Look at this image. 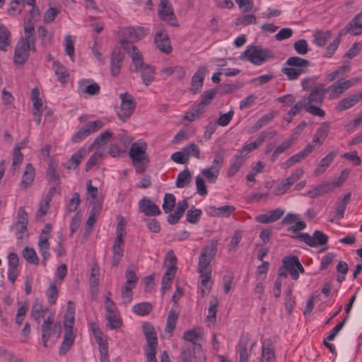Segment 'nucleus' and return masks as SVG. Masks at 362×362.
Segmentation results:
<instances>
[{
	"label": "nucleus",
	"instance_id": "33",
	"mask_svg": "<svg viewBox=\"0 0 362 362\" xmlns=\"http://www.w3.org/2000/svg\"><path fill=\"white\" fill-rule=\"evenodd\" d=\"M329 131V126L327 123L321 124L320 127L317 129L313 139V143H315L318 146H321Z\"/></svg>",
	"mask_w": 362,
	"mask_h": 362
},
{
	"label": "nucleus",
	"instance_id": "43",
	"mask_svg": "<svg viewBox=\"0 0 362 362\" xmlns=\"http://www.w3.org/2000/svg\"><path fill=\"white\" fill-rule=\"evenodd\" d=\"M58 288H57L56 283L49 281V287L46 291V296L47 298L48 303L51 305H55L58 298Z\"/></svg>",
	"mask_w": 362,
	"mask_h": 362
},
{
	"label": "nucleus",
	"instance_id": "1",
	"mask_svg": "<svg viewBox=\"0 0 362 362\" xmlns=\"http://www.w3.org/2000/svg\"><path fill=\"white\" fill-rule=\"evenodd\" d=\"M122 49L126 51L131 57L133 63L134 71H141V78L143 83L146 86H149L154 79L155 71L152 66L144 65L143 57L139 49L131 42L126 40L120 41Z\"/></svg>",
	"mask_w": 362,
	"mask_h": 362
},
{
	"label": "nucleus",
	"instance_id": "7",
	"mask_svg": "<svg viewBox=\"0 0 362 362\" xmlns=\"http://www.w3.org/2000/svg\"><path fill=\"white\" fill-rule=\"evenodd\" d=\"M52 229V227L51 224H46L38 238L37 247L39 252L42 257V262L45 264L50 257V243L49 240L51 238Z\"/></svg>",
	"mask_w": 362,
	"mask_h": 362
},
{
	"label": "nucleus",
	"instance_id": "64",
	"mask_svg": "<svg viewBox=\"0 0 362 362\" xmlns=\"http://www.w3.org/2000/svg\"><path fill=\"white\" fill-rule=\"evenodd\" d=\"M112 132L110 130H106L96 137L93 145L97 146H102L107 142V141L112 137Z\"/></svg>",
	"mask_w": 362,
	"mask_h": 362
},
{
	"label": "nucleus",
	"instance_id": "9",
	"mask_svg": "<svg viewBox=\"0 0 362 362\" xmlns=\"http://www.w3.org/2000/svg\"><path fill=\"white\" fill-rule=\"evenodd\" d=\"M119 98L121 100V106L117 111V115L119 119L126 120L132 115L136 107V102L134 98L127 93H121Z\"/></svg>",
	"mask_w": 362,
	"mask_h": 362
},
{
	"label": "nucleus",
	"instance_id": "44",
	"mask_svg": "<svg viewBox=\"0 0 362 362\" xmlns=\"http://www.w3.org/2000/svg\"><path fill=\"white\" fill-rule=\"evenodd\" d=\"M117 220H118V222H117V224L116 226L117 236H116L115 240L124 241V239H125L126 235H127V231H126L127 222H126L124 218L122 216H119L117 217Z\"/></svg>",
	"mask_w": 362,
	"mask_h": 362
},
{
	"label": "nucleus",
	"instance_id": "6",
	"mask_svg": "<svg viewBox=\"0 0 362 362\" xmlns=\"http://www.w3.org/2000/svg\"><path fill=\"white\" fill-rule=\"evenodd\" d=\"M88 326L93 333L95 341L98 344L100 362H109L108 342L107 337L103 333L100 328L96 323L90 322Z\"/></svg>",
	"mask_w": 362,
	"mask_h": 362
},
{
	"label": "nucleus",
	"instance_id": "21",
	"mask_svg": "<svg viewBox=\"0 0 362 362\" xmlns=\"http://www.w3.org/2000/svg\"><path fill=\"white\" fill-rule=\"evenodd\" d=\"M158 15L162 20L173 24L171 21L174 19L175 16L168 0H160L158 6Z\"/></svg>",
	"mask_w": 362,
	"mask_h": 362
},
{
	"label": "nucleus",
	"instance_id": "38",
	"mask_svg": "<svg viewBox=\"0 0 362 362\" xmlns=\"http://www.w3.org/2000/svg\"><path fill=\"white\" fill-rule=\"evenodd\" d=\"M144 334L147 341V345H157L158 339L154 327L149 323L143 326Z\"/></svg>",
	"mask_w": 362,
	"mask_h": 362
},
{
	"label": "nucleus",
	"instance_id": "46",
	"mask_svg": "<svg viewBox=\"0 0 362 362\" xmlns=\"http://www.w3.org/2000/svg\"><path fill=\"white\" fill-rule=\"evenodd\" d=\"M23 256L24 259L30 264H38L40 259L35 250L30 247L26 246L23 250Z\"/></svg>",
	"mask_w": 362,
	"mask_h": 362
},
{
	"label": "nucleus",
	"instance_id": "53",
	"mask_svg": "<svg viewBox=\"0 0 362 362\" xmlns=\"http://www.w3.org/2000/svg\"><path fill=\"white\" fill-rule=\"evenodd\" d=\"M218 306V300L217 298H213L209 303V307L208 309V315L206 317V320L211 323H214L216 320V314Z\"/></svg>",
	"mask_w": 362,
	"mask_h": 362
},
{
	"label": "nucleus",
	"instance_id": "42",
	"mask_svg": "<svg viewBox=\"0 0 362 362\" xmlns=\"http://www.w3.org/2000/svg\"><path fill=\"white\" fill-rule=\"evenodd\" d=\"M204 112L205 107L202 104L199 103L186 113L185 119L189 122L194 121L200 117Z\"/></svg>",
	"mask_w": 362,
	"mask_h": 362
},
{
	"label": "nucleus",
	"instance_id": "47",
	"mask_svg": "<svg viewBox=\"0 0 362 362\" xmlns=\"http://www.w3.org/2000/svg\"><path fill=\"white\" fill-rule=\"evenodd\" d=\"M191 181V174L188 169L178 173L176 179V187L178 188L185 187Z\"/></svg>",
	"mask_w": 362,
	"mask_h": 362
},
{
	"label": "nucleus",
	"instance_id": "14",
	"mask_svg": "<svg viewBox=\"0 0 362 362\" xmlns=\"http://www.w3.org/2000/svg\"><path fill=\"white\" fill-rule=\"evenodd\" d=\"M100 89V86L90 79L83 78L78 81L77 92L81 96L98 94Z\"/></svg>",
	"mask_w": 362,
	"mask_h": 362
},
{
	"label": "nucleus",
	"instance_id": "3",
	"mask_svg": "<svg viewBox=\"0 0 362 362\" xmlns=\"http://www.w3.org/2000/svg\"><path fill=\"white\" fill-rule=\"evenodd\" d=\"M146 150L147 144L142 139L132 143L130 147L129 156L138 173L143 171L144 170V164H147L149 162Z\"/></svg>",
	"mask_w": 362,
	"mask_h": 362
},
{
	"label": "nucleus",
	"instance_id": "52",
	"mask_svg": "<svg viewBox=\"0 0 362 362\" xmlns=\"http://www.w3.org/2000/svg\"><path fill=\"white\" fill-rule=\"evenodd\" d=\"M264 168L265 165L262 161H257L247 175V182H255L256 175L263 173Z\"/></svg>",
	"mask_w": 362,
	"mask_h": 362
},
{
	"label": "nucleus",
	"instance_id": "50",
	"mask_svg": "<svg viewBox=\"0 0 362 362\" xmlns=\"http://www.w3.org/2000/svg\"><path fill=\"white\" fill-rule=\"evenodd\" d=\"M362 18V12L358 14L349 24V31L354 35L362 34V23H360V18Z\"/></svg>",
	"mask_w": 362,
	"mask_h": 362
},
{
	"label": "nucleus",
	"instance_id": "26",
	"mask_svg": "<svg viewBox=\"0 0 362 362\" xmlns=\"http://www.w3.org/2000/svg\"><path fill=\"white\" fill-rule=\"evenodd\" d=\"M361 99H362V90L361 92L354 93V95H352L346 98L341 100L337 106V110L339 111H344V110H348V109L354 107L358 103H359Z\"/></svg>",
	"mask_w": 362,
	"mask_h": 362
},
{
	"label": "nucleus",
	"instance_id": "49",
	"mask_svg": "<svg viewBox=\"0 0 362 362\" xmlns=\"http://www.w3.org/2000/svg\"><path fill=\"white\" fill-rule=\"evenodd\" d=\"M102 204L100 202H95L93 204L90 215L86 221V225L91 228L95 223L96 218L101 210Z\"/></svg>",
	"mask_w": 362,
	"mask_h": 362
},
{
	"label": "nucleus",
	"instance_id": "35",
	"mask_svg": "<svg viewBox=\"0 0 362 362\" xmlns=\"http://www.w3.org/2000/svg\"><path fill=\"white\" fill-rule=\"evenodd\" d=\"M324 93L321 89L315 88L305 99L306 105H320L323 101Z\"/></svg>",
	"mask_w": 362,
	"mask_h": 362
},
{
	"label": "nucleus",
	"instance_id": "31",
	"mask_svg": "<svg viewBox=\"0 0 362 362\" xmlns=\"http://www.w3.org/2000/svg\"><path fill=\"white\" fill-rule=\"evenodd\" d=\"M336 156V151H331L326 156L322 158L315 170V173L316 175H321L325 173L327 168L332 163Z\"/></svg>",
	"mask_w": 362,
	"mask_h": 362
},
{
	"label": "nucleus",
	"instance_id": "57",
	"mask_svg": "<svg viewBox=\"0 0 362 362\" xmlns=\"http://www.w3.org/2000/svg\"><path fill=\"white\" fill-rule=\"evenodd\" d=\"M296 182H297L292 175H290L279 184L276 189V194H281L285 193Z\"/></svg>",
	"mask_w": 362,
	"mask_h": 362
},
{
	"label": "nucleus",
	"instance_id": "60",
	"mask_svg": "<svg viewBox=\"0 0 362 362\" xmlns=\"http://www.w3.org/2000/svg\"><path fill=\"white\" fill-rule=\"evenodd\" d=\"M178 317L177 313L171 309L168 313L165 330L172 332L176 326V322Z\"/></svg>",
	"mask_w": 362,
	"mask_h": 362
},
{
	"label": "nucleus",
	"instance_id": "5",
	"mask_svg": "<svg viewBox=\"0 0 362 362\" xmlns=\"http://www.w3.org/2000/svg\"><path fill=\"white\" fill-rule=\"evenodd\" d=\"M26 4L28 6L27 11L29 12V15L24 20V32L25 35L24 40L28 41V39L35 40V23L40 18V11L38 7L35 6V0H26Z\"/></svg>",
	"mask_w": 362,
	"mask_h": 362
},
{
	"label": "nucleus",
	"instance_id": "58",
	"mask_svg": "<svg viewBox=\"0 0 362 362\" xmlns=\"http://www.w3.org/2000/svg\"><path fill=\"white\" fill-rule=\"evenodd\" d=\"M282 72L286 75L289 80H296L305 72L293 66L283 67Z\"/></svg>",
	"mask_w": 362,
	"mask_h": 362
},
{
	"label": "nucleus",
	"instance_id": "8",
	"mask_svg": "<svg viewBox=\"0 0 362 362\" xmlns=\"http://www.w3.org/2000/svg\"><path fill=\"white\" fill-rule=\"evenodd\" d=\"M35 49V40L28 39V40H20L16 47L14 53V62L16 64H23L25 63L30 50Z\"/></svg>",
	"mask_w": 362,
	"mask_h": 362
},
{
	"label": "nucleus",
	"instance_id": "18",
	"mask_svg": "<svg viewBox=\"0 0 362 362\" xmlns=\"http://www.w3.org/2000/svg\"><path fill=\"white\" fill-rule=\"evenodd\" d=\"M207 68L205 66L198 68L192 78V90L194 93L198 92L202 88Z\"/></svg>",
	"mask_w": 362,
	"mask_h": 362
},
{
	"label": "nucleus",
	"instance_id": "32",
	"mask_svg": "<svg viewBox=\"0 0 362 362\" xmlns=\"http://www.w3.org/2000/svg\"><path fill=\"white\" fill-rule=\"evenodd\" d=\"M123 58L122 52H117L116 49L113 51L111 57V72L113 76H115L119 73Z\"/></svg>",
	"mask_w": 362,
	"mask_h": 362
},
{
	"label": "nucleus",
	"instance_id": "16",
	"mask_svg": "<svg viewBox=\"0 0 362 362\" xmlns=\"http://www.w3.org/2000/svg\"><path fill=\"white\" fill-rule=\"evenodd\" d=\"M154 42L157 47L164 53H170L172 47L167 33L164 30L158 31L154 37Z\"/></svg>",
	"mask_w": 362,
	"mask_h": 362
},
{
	"label": "nucleus",
	"instance_id": "24",
	"mask_svg": "<svg viewBox=\"0 0 362 362\" xmlns=\"http://www.w3.org/2000/svg\"><path fill=\"white\" fill-rule=\"evenodd\" d=\"M148 33L149 30L144 27H129L124 32V34L133 42L140 40Z\"/></svg>",
	"mask_w": 362,
	"mask_h": 362
},
{
	"label": "nucleus",
	"instance_id": "59",
	"mask_svg": "<svg viewBox=\"0 0 362 362\" xmlns=\"http://www.w3.org/2000/svg\"><path fill=\"white\" fill-rule=\"evenodd\" d=\"M202 175L206 177L210 183H215L219 175V172L209 167L204 168L201 170Z\"/></svg>",
	"mask_w": 362,
	"mask_h": 362
},
{
	"label": "nucleus",
	"instance_id": "27",
	"mask_svg": "<svg viewBox=\"0 0 362 362\" xmlns=\"http://www.w3.org/2000/svg\"><path fill=\"white\" fill-rule=\"evenodd\" d=\"M124 240H115L112 245V264L117 266L124 255Z\"/></svg>",
	"mask_w": 362,
	"mask_h": 362
},
{
	"label": "nucleus",
	"instance_id": "39",
	"mask_svg": "<svg viewBox=\"0 0 362 362\" xmlns=\"http://www.w3.org/2000/svg\"><path fill=\"white\" fill-rule=\"evenodd\" d=\"M75 37L71 35H66L64 37V49L66 54L69 57L72 62L75 60L74 49Z\"/></svg>",
	"mask_w": 362,
	"mask_h": 362
},
{
	"label": "nucleus",
	"instance_id": "54",
	"mask_svg": "<svg viewBox=\"0 0 362 362\" xmlns=\"http://www.w3.org/2000/svg\"><path fill=\"white\" fill-rule=\"evenodd\" d=\"M331 37L330 31H317L314 35V42L319 47L324 46Z\"/></svg>",
	"mask_w": 362,
	"mask_h": 362
},
{
	"label": "nucleus",
	"instance_id": "34",
	"mask_svg": "<svg viewBox=\"0 0 362 362\" xmlns=\"http://www.w3.org/2000/svg\"><path fill=\"white\" fill-rule=\"evenodd\" d=\"M286 64L300 70L301 69L305 73L308 67L310 65V62L299 57H291L286 60Z\"/></svg>",
	"mask_w": 362,
	"mask_h": 362
},
{
	"label": "nucleus",
	"instance_id": "20",
	"mask_svg": "<svg viewBox=\"0 0 362 362\" xmlns=\"http://www.w3.org/2000/svg\"><path fill=\"white\" fill-rule=\"evenodd\" d=\"M334 189V185L330 182H325L315 186L313 189L307 192L306 195L310 198H315L327 194Z\"/></svg>",
	"mask_w": 362,
	"mask_h": 362
},
{
	"label": "nucleus",
	"instance_id": "29",
	"mask_svg": "<svg viewBox=\"0 0 362 362\" xmlns=\"http://www.w3.org/2000/svg\"><path fill=\"white\" fill-rule=\"evenodd\" d=\"M75 340V334L73 329H65L64 340L59 349V354L65 355L73 345Z\"/></svg>",
	"mask_w": 362,
	"mask_h": 362
},
{
	"label": "nucleus",
	"instance_id": "17",
	"mask_svg": "<svg viewBox=\"0 0 362 362\" xmlns=\"http://www.w3.org/2000/svg\"><path fill=\"white\" fill-rule=\"evenodd\" d=\"M50 313H53L48 308H44L40 300H35L32 305L30 315L35 321L39 322L41 318L46 319Z\"/></svg>",
	"mask_w": 362,
	"mask_h": 362
},
{
	"label": "nucleus",
	"instance_id": "12",
	"mask_svg": "<svg viewBox=\"0 0 362 362\" xmlns=\"http://www.w3.org/2000/svg\"><path fill=\"white\" fill-rule=\"evenodd\" d=\"M217 252L216 243L214 241L206 245L199 257V267L211 268L210 264L216 256Z\"/></svg>",
	"mask_w": 362,
	"mask_h": 362
},
{
	"label": "nucleus",
	"instance_id": "10",
	"mask_svg": "<svg viewBox=\"0 0 362 362\" xmlns=\"http://www.w3.org/2000/svg\"><path fill=\"white\" fill-rule=\"evenodd\" d=\"M105 308V318L107 321V327L112 330L117 331L122 325L123 322L117 306L109 305Z\"/></svg>",
	"mask_w": 362,
	"mask_h": 362
},
{
	"label": "nucleus",
	"instance_id": "13",
	"mask_svg": "<svg viewBox=\"0 0 362 362\" xmlns=\"http://www.w3.org/2000/svg\"><path fill=\"white\" fill-rule=\"evenodd\" d=\"M299 238L301 241L314 247L325 245L328 241L327 235L320 230H315L313 235H310L307 233H302Z\"/></svg>",
	"mask_w": 362,
	"mask_h": 362
},
{
	"label": "nucleus",
	"instance_id": "40",
	"mask_svg": "<svg viewBox=\"0 0 362 362\" xmlns=\"http://www.w3.org/2000/svg\"><path fill=\"white\" fill-rule=\"evenodd\" d=\"M54 191H55V188L52 187L49 189L47 197L43 201L41 202L39 209L37 211V216L38 218L42 217L43 216H45L47 214V212L49 209V202L52 199V194Z\"/></svg>",
	"mask_w": 362,
	"mask_h": 362
},
{
	"label": "nucleus",
	"instance_id": "62",
	"mask_svg": "<svg viewBox=\"0 0 362 362\" xmlns=\"http://www.w3.org/2000/svg\"><path fill=\"white\" fill-rule=\"evenodd\" d=\"M202 214V211L201 209H191L186 214V219L189 223L195 224L199 221Z\"/></svg>",
	"mask_w": 362,
	"mask_h": 362
},
{
	"label": "nucleus",
	"instance_id": "55",
	"mask_svg": "<svg viewBox=\"0 0 362 362\" xmlns=\"http://www.w3.org/2000/svg\"><path fill=\"white\" fill-rule=\"evenodd\" d=\"M183 150L188 160L190 156L197 159L200 158V149L196 144L189 143L183 148Z\"/></svg>",
	"mask_w": 362,
	"mask_h": 362
},
{
	"label": "nucleus",
	"instance_id": "15",
	"mask_svg": "<svg viewBox=\"0 0 362 362\" xmlns=\"http://www.w3.org/2000/svg\"><path fill=\"white\" fill-rule=\"evenodd\" d=\"M139 210L146 216H155L160 214L159 207L147 197L139 202Z\"/></svg>",
	"mask_w": 362,
	"mask_h": 362
},
{
	"label": "nucleus",
	"instance_id": "25",
	"mask_svg": "<svg viewBox=\"0 0 362 362\" xmlns=\"http://www.w3.org/2000/svg\"><path fill=\"white\" fill-rule=\"evenodd\" d=\"M176 272V266L168 267L166 272L165 273L162 279L161 293L163 295L170 288L172 285V281L175 278Z\"/></svg>",
	"mask_w": 362,
	"mask_h": 362
},
{
	"label": "nucleus",
	"instance_id": "19",
	"mask_svg": "<svg viewBox=\"0 0 362 362\" xmlns=\"http://www.w3.org/2000/svg\"><path fill=\"white\" fill-rule=\"evenodd\" d=\"M266 136L262 133L255 141L250 144H245L242 148L238 151V154L243 158H245L249 153L254 150L258 148L264 141Z\"/></svg>",
	"mask_w": 362,
	"mask_h": 362
},
{
	"label": "nucleus",
	"instance_id": "51",
	"mask_svg": "<svg viewBox=\"0 0 362 362\" xmlns=\"http://www.w3.org/2000/svg\"><path fill=\"white\" fill-rule=\"evenodd\" d=\"M18 225L19 233H23L27 230L28 214L24 207H20L18 214Z\"/></svg>",
	"mask_w": 362,
	"mask_h": 362
},
{
	"label": "nucleus",
	"instance_id": "56",
	"mask_svg": "<svg viewBox=\"0 0 362 362\" xmlns=\"http://www.w3.org/2000/svg\"><path fill=\"white\" fill-rule=\"evenodd\" d=\"M175 205V197L173 194L167 193L165 194L163 203V209L165 213L170 212Z\"/></svg>",
	"mask_w": 362,
	"mask_h": 362
},
{
	"label": "nucleus",
	"instance_id": "37",
	"mask_svg": "<svg viewBox=\"0 0 362 362\" xmlns=\"http://www.w3.org/2000/svg\"><path fill=\"white\" fill-rule=\"evenodd\" d=\"M243 163L244 158L241 156L239 154L234 156L227 171V176L230 177L234 176L239 171Z\"/></svg>",
	"mask_w": 362,
	"mask_h": 362
},
{
	"label": "nucleus",
	"instance_id": "61",
	"mask_svg": "<svg viewBox=\"0 0 362 362\" xmlns=\"http://www.w3.org/2000/svg\"><path fill=\"white\" fill-rule=\"evenodd\" d=\"M87 188V199L89 200L90 204H93L95 202H99L97 199L98 197V188L93 187L91 184V180H88L86 184Z\"/></svg>",
	"mask_w": 362,
	"mask_h": 362
},
{
	"label": "nucleus",
	"instance_id": "28",
	"mask_svg": "<svg viewBox=\"0 0 362 362\" xmlns=\"http://www.w3.org/2000/svg\"><path fill=\"white\" fill-rule=\"evenodd\" d=\"M52 69L59 83H66L68 81L69 74L66 68L61 62L54 61L52 63Z\"/></svg>",
	"mask_w": 362,
	"mask_h": 362
},
{
	"label": "nucleus",
	"instance_id": "48",
	"mask_svg": "<svg viewBox=\"0 0 362 362\" xmlns=\"http://www.w3.org/2000/svg\"><path fill=\"white\" fill-rule=\"evenodd\" d=\"M152 310V305L147 302L140 303L134 305L132 310L137 315L144 316L150 313Z\"/></svg>",
	"mask_w": 362,
	"mask_h": 362
},
{
	"label": "nucleus",
	"instance_id": "36",
	"mask_svg": "<svg viewBox=\"0 0 362 362\" xmlns=\"http://www.w3.org/2000/svg\"><path fill=\"white\" fill-rule=\"evenodd\" d=\"M35 175V168L33 166L32 164H27L25 166V171L22 176V180L21 182V185L25 188L30 187L34 180Z\"/></svg>",
	"mask_w": 362,
	"mask_h": 362
},
{
	"label": "nucleus",
	"instance_id": "41",
	"mask_svg": "<svg viewBox=\"0 0 362 362\" xmlns=\"http://www.w3.org/2000/svg\"><path fill=\"white\" fill-rule=\"evenodd\" d=\"M235 211V207L230 205H226L221 207H211L210 211L213 216L228 217Z\"/></svg>",
	"mask_w": 362,
	"mask_h": 362
},
{
	"label": "nucleus",
	"instance_id": "4",
	"mask_svg": "<svg viewBox=\"0 0 362 362\" xmlns=\"http://www.w3.org/2000/svg\"><path fill=\"white\" fill-rule=\"evenodd\" d=\"M54 313H50L44 320L41 326V341L44 347H47L49 338L52 336L56 339L59 338L62 332L60 322L54 324Z\"/></svg>",
	"mask_w": 362,
	"mask_h": 362
},
{
	"label": "nucleus",
	"instance_id": "45",
	"mask_svg": "<svg viewBox=\"0 0 362 362\" xmlns=\"http://www.w3.org/2000/svg\"><path fill=\"white\" fill-rule=\"evenodd\" d=\"M126 282L124 286L134 288L138 282V277L136 274V270L133 267H129L125 273Z\"/></svg>",
	"mask_w": 362,
	"mask_h": 362
},
{
	"label": "nucleus",
	"instance_id": "2",
	"mask_svg": "<svg viewBox=\"0 0 362 362\" xmlns=\"http://www.w3.org/2000/svg\"><path fill=\"white\" fill-rule=\"evenodd\" d=\"M274 57L272 50L262 48L259 45H250L241 54V60L248 61L254 65L259 66L273 59Z\"/></svg>",
	"mask_w": 362,
	"mask_h": 362
},
{
	"label": "nucleus",
	"instance_id": "22",
	"mask_svg": "<svg viewBox=\"0 0 362 362\" xmlns=\"http://www.w3.org/2000/svg\"><path fill=\"white\" fill-rule=\"evenodd\" d=\"M298 260V258L296 256L287 257L283 260L284 269L289 272L293 280H297L299 277V274L297 271V262Z\"/></svg>",
	"mask_w": 362,
	"mask_h": 362
},
{
	"label": "nucleus",
	"instance_id": "23",
	"mask_svg": "<svg viewBox=\"0 0 362 362\" xmlns=\"http://www.w3.org/2000/svg\"><path fill=\"white\" fill-rule=\"evenodd\" d=\"M284 210L276 209L268 214H260L256 217V221L262 223H273L279 220L284 214Z\"/></svg>",
	"mask_w": 362,
	"mask_h": 362
},
{
	"label": "nucleus",
	"instance_id": "30",
	"mask_svg": "<svg viewBox=\"0 0 362 362\" xmlns=\"http://www.w3.org/2000/svg\"><path fill=\"white\" fill-rule=\"evenodd\" d=\"M11 37L9 30L0 23V50L6 51L11 46Z\"/></svg>",
	"mask_w": 362,
	"mask_h": 362
},
{
	"label": "nucleus",
	"instance_id": "63",
	"mask_svg": "<svg viewBox=\"0 0 362 362\" xmlns=\"http://www.w3.org/2000/svg\"><path fill=\"white\" fill-rule=\"evenodd\" d=\"M90 134H91V133L89 131L88 126L85 124L77 132L74 134V135L72 137V141L74 143L80 142Z\"/></svg>",
	"mask_w": 362,
	"mask_h": 362
},
{
	"label": "nucleus",
	"instance_id": "11",
	"mask_svg": "<svg viewBox=\"0 0 362 362\" xmlns=\"http://www.w3.org/2000/svg\"><path fill=\"white\" fill-rule=\"evenodd\" d=\"M357 81L358 79L356 78L349 80L340 79L337 81L327 88V90L330 92L329 98L334 99L339 97L345 90L354 86Z\"/></svg>",
	"mask_w": 362,
	"mask_h": 362
}]
</instances>
